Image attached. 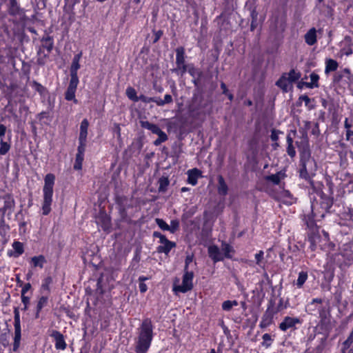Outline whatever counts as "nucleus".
Wrapping results in <instances>:
<instances>
[{
    "instance_id": "1",
    "label": "nucleus",
    "mask_w": 353,
    "mask_h": 353,
    "mask_svg": "<svg viewBox=\"0 0 353 353\" xmlns=\"http://www.w3.org/2000/svg\"><path fill=\"white\" fill-rule=\"evenodd\" d=\"M153 329L152 320L149 318L144 319L138 328L136 353H147L153 339Z\"/></svg>"
},
{
    "instance_id": "2",
    "label": "nucleus",
    "mask_w": 353,
    "mask_h": 353,
    "mask_svg": "<svg viewBox=\"0 0 353 353\" xmlns=\"http://www.w3.org/2000/svg\"><path fill=\"white\" fill-rule=\"evenodd\" d=\"M55 176L49 173L44 178V185L43 188V203L42 214L48 215L51 211V205L52 203L53 188L54 185Z\"/></svg>"
},
{
    "instance_id": "3",
    "label": "nucleus",
    "mask_w": 353,
    "mask_h": 353,
    "mask_svg": "<svg viewBox=\"0 0 353 353\" xmlns=\"http://www.w3.org/2000/svg\"><path fill=\"white\" fill-rule=\"evenodd\" d=\"M193 272H184L181 283H179V279H176L174 281L172 290L175 294L178 293H186L193 288Z\"/></svg>"
},
{
    "instance_id": "4",
    "label": "nucleus",
    "mask_w": 353,
    "mask_h": 353,
    "mask_svg": "<svg viewBox=\"0 0 353 353\" xmlns=\"http://www.w3.org/2000/svg\"><path fill=\"white\" fill-rule=\"evenodd\" d=\"M176 68L174 70V72L181 76L187 72L188 66L185 62V49L183 47H179L176 49Z\"/></svg>"
},
{
    "instance_id": "5",
    "label": "nucleus",
    "mask_w": 353,
    "mask_h": 353,
    "mask_svg": "<svg viewBox=\"0 0 353 353\" xmlns=\"http://www.w3.org/2000/svg\"><path fill=\"white\" fill-rule=\"evenodd\" d=\"M203 95L199 94H193L189 110L194 116L199 117L200 114H204L201 109L205 108L206 104L203 103Z\"/></svg>"
},
{
    "instance_id": "6",
    "label": "nucleus",
    "mask_w": 353,
    "mask_h": 353,
    "mask_svg": "<svg viewBox=\"0 0 353 353\" xmlns=\"http://www.w3.org/2000/svg\"><path fill=\"white\" fill-rule=\"evenodd\" d=\"M314 163V160L310 158V153L304 152L301 157L300 159V170L299 176L302 179H307L310 178V175L307 170V167L310 165H312Z\"/></svg>"
},
{
    "instance_id": "7",
    "label": "nucleus",
    "mask_w": 353,
    "mask_h": 353,
    "mask_svg": "<svg viewBox=\"0 0 353 353\" xmlns=\"http://www.w3.org/2000/svg\"><path fill=\"white\" fill-rule=\"evenodd\" d=\"M301 321L297 317L285 316L283 321L279 324V329L283 332L287 331L288 329L295 328L297 324H301Z\"/></svg>"
},
{
    "instance_id": "8",
    "label": "nucleus",
    "mask_w": 353,
    "mask_h": 353,
    "mask_svg": "<svg viewBox=\"0 0 353 353\" xmlns=\"http://www.w3.org/2000/svg\"><path fill=\"white\" fill-rule=\"evenodd\" d=\"M50 336L54 339V346L57 350H64L66 348L67 344L64 336L60 332L52 330Z\"/></svg>"
},
{
    "instance_id": "9",
    "label": "nucleus",
    "mask_w": 353,
    "mask_h": 353,
    "mask_svg": "<svg viewBox=\"0 0 353 353\" xmlns=\"http://www.w3.org/2000/svg\"><path fill=\"white\" fill-rule=\"evenodd\" d=\"M8 12L10 15L22 17L24 15V10L20 7L17 0H9Z\"/></svg>"
},
{
    "instance_id": "10",
    "label": "nucleus",
    "mask_w": 353,
    "mask_h": 353,
    "mask_svg": "<svg viewBox=\"0 0 353 353\" xmlns=\"http://www.w3.org/2000/svg\"><path fill=\"white\" fill-rule=\"evenodd\" d=\"M160 243L161 245L157 248V251L159 253H164L166 255L170 253L172 248L176 247V243L168 240L167 238Z\"/></svg>"
},
{
    "instance_id": "11",
    "label": "nucleus",
    "mask_w": 353,
    "mask_h": 353,
    "mask_svg": "<svg viewBox=\"0 0 353 353\" xmlns=\"http://www.w3.org/2000/svg\"><path fill=\"white\" fill-rule=\"evenodd\" d=\"M323 303V300L320 298L313 299L311 302H310L306 306V312L309 314H314V312L318 310L320 311L321 310V304Z\"/></svg>"
},
{
    "instance_id": "12",
    "label": "nucleus",
    "mask_w": 353,
    "mask_h": 353,
    "mask_svg": "<svg viewBox=\"0 0 353 353\" xmlns=\"http://www.w3.org/2000/svg\"><path fill=\"white\" fill-rule=\"evenodd\" d=\"M188 174V183L192 185L197 184L198 179L201 176V172L197 168L189 170Z\"/></svg>"
},
{
    "instance_id": "13",
    "label": "nucleus",
    "mask_w": 353,
    "mask_h": 353,
    "mask_svg": "<svg viewBox=\"0 0 353 353\" xmlns=\"http://www.w3.org/2000/svg\"><path fill=\"white\" fill-rule=\"evenodd\" d=\"M274 314L269 312V308L263 314L259 323V327L262 329L269 327L273 322Z\"/></svg>"
},
{
    "instance_id": "14",
    "label": "nucleus",
    "mask_w": 353,
    "mask_h": 353,
    "mask_svg": "<svg viewBox=\"0 0 353 353\" xmlns=\"http://www.w3.org/2000/svg\"><path fill=\"white\" fill-rule=\"evenodd\" d=\"M316 30L315 28H310L305 34V42L309 46L314 45L317 41Z\"/></svg>"
},
{
    "instance_id": "15",
    "label": "nucleus",
    "mask_w": 353,
    "mask_h": 353,
    "mask_svg": "<svg viewBox=\"0 0 353 353\" xmlns=\"http://www.w3.org/2000/svg\"><path fill=\"white\" fill-rule=\"evenodd\" d=\"M209 256L214 261L218 262L223 260L219 248L216 245H212L208 248Z\"/></svg>"
},
{
    "instance_id": "16",
    "label": "nucleus",
    "mask_w": 353,
    "mask_h": 353,
    "mask_svg": "<svg viewBox=\"0 0 353 353\" xmlns=\"http://www.w3.org/2000/svg\"><path fill=\"white\" fill-rule=\"evenodd\" d=\"M89 126V122L87 119H83L80 125V132L79 140L87 141L88 129Z\"/></svg>"
},
{
    "instance_id": "17",
    "label": "nucleus",
    "mask_w": 353,
    "mask_h": 353,
    "mask_svg": "<svg viewBox=\"0 0 353 353\" xmlns=\"http://www.w3.org/2000/svg\"><path fill=\"white\" fill-rule=\"evenodd\" d=\"M218 192L219 194L222 196H225L228 194V185L224 180V178L219 175L218 176Z\"/></svg>"
},
{
    "instance_id": "18",
    "label": "nucleus",
    "mask_w": 353,
    "mask_h": 353,
    "mask_svg": "<svg viewBox=\"0 0 353 353\" xmlns=\"http://www.w3.org/2000/svg\"><path fill=\"white\" fill-rule=\"evenodd\" d=\"M104 231L108 230L111 227L110 219L106 214L101 215L97 221Z\"/></svg>"
},
{
    "instance_id": "19",
    "label": "nucleus",
    "mask_w": 353,
    "mask_h": 353,
    "mask_svg": "<svg viewBox=\"0 0 353 353\" xmlns=\"http://www.w3.org/2000/svg\"><path fill=\"white\" fill-rule=\"evenodd\" d=\"M140 125L143 128L150 130L153 134H157L162 130L157 125L151 123L148 121H141Z\"/></svg>"
},
{
    "instance_id": "20",
    "label": "nucleus",
    "mask_w": 353,
    "mask_h": 353,
    "mask_svg": "<svg viewBox=\"0 0 353 353\" xmlns=\"http://www.w3.org/2000/svg\"><path fill=\"white\" fill-rule=\"evenodd\" d=\"M291 82L286 77L285 75H282L279 79L276 82V85L282 89L285 92L288 91Z\"/></svg>"
},
{
    "instance_id": "21",
    "label": "nucleus",
    "mask_w": 353,
    "mask_h": 353,
    "mask_svg": "<svg viewBox=\"0 0 353 353\" xmlns=\"http://www.w3.org/2000/svg\"><path fill=\"white\" fill-rule=\"evenodd\" d=\"M30 263L34 268H43L44 263H46V258L43 255L34 256L31 258Z\"/></svg>"
},
{
    "instance_id": "22",
    "label": "nucleus",
    "mask_w": 353,
    "mask_h": 353,
    "mask_svg": "<svg viewBox=\"0 0 353 353\" xmlns=\"http://www.w3.org/2000/svg\"><path fill=\"white\" fill-rule=\"evenodd\" d=\"M339 67L338 62L332 59L325 60V73L329 74L331 72L336 71Z\"/></svg>"
},
{
    "instance_id": "23",
    "label": "nucleus",
    "mask_w": 353,
    "mask_h": 353,
    "mask_svg": "<svg viewBox=\"0 0 353 353\" xmlns=\"http://www.w3.org/2000/svg\"><path fill=\"white\" fill-rule=\"evenodd\" d=\"M14 334L21 335L20 314L17 309L14 311Z\"/></svg>"
},
{
    "instance_id": "24",
    "label": "nucleus",
    "mask_w": 353,
    "mask_h": 353,
    "mask_svg": "<svg viewBox=\"0 0 353 353\" xmlns=\"http://www.w3.org/2000/svg\"><path fill=\"white\" fill-rule=\"evenodd\" d=\"M82 57V52L75 54L73 57L72 65L70 67V72L77 73L78 70L80 68L79 61Z\"/></svg>"
},
{
    "instance_id": "25",
    "label": "nucleus",
    "mask_w": 353,
    "mask_h": 353,
    "mask_svg": "<svg viewBox=\"0 0 353 353\" xmlns=\"http://www.w3.org/2000/svg\"><path fill=\"white\" fill-rule=\"evenodd\" d=\"M308 278L307 272L305 271H301L299 273L298 279L294 282V285L298 288H301Z\"/></svg>"
},
{
    "instance_id": "26",
    "label": "nucleus",
    "mask_w": 353,
    "mask_h": 353,
    "mask_svg": "<svg viewBox=\"0 0 353 353\" xmlns=\"http://www.w3.org/2000/svg\"><path fill=\"white\" fill-rule=\"evenodd\" d=\"M310 82L305 83L306 87L308 88H319V83H318L319 79V74H317L314 72H312L310 74Z\"/></svg>"
},
{
    "instance_id": "27",
    "label": "nucleus",
    "mask_w": 353,
    "mask_h": 353,
    "mask_svg": "<svg viewBox=\"0 0 353 353\" xmlns=\"http://www.w3.org/2000/svg\"><path fill=\"white\" fill-rule=\"evenodd\" d=\"M48 301V299L47 296H43L39 298L37 305L36 314H35L36 318H39L40 312L45 306L47 305Z\"/></svg>"
},
{
    "instance_id": "28",
    "label": "nucleus",
    "mask_w": 353,
    "mask_h": 353,
    "mask_svg": "<svg viewBox=\"0 0 353 353\" xmlns=\"http://www.w3.org/2000/svg\"><path fill=\"white\" fill-rule=\"evenodd\" d=\"M287 140V153L290 157H294L296 155V151L293 146V139L290 134H288L286 137Z\"/></svg>"
},
{
    "instance_id": "29",
    "label": "nucleus",
    "mask_w": 353,
    "mask_h": 353,
    "mask_svg": "<svg viewBox=\"0 0 353 353\" xmlns=\"http://www.w3.org/2000/svg\"><path fill=\"white\" fill-rule=\"evenodd\" d=\"M12 248L14 249L13 256L14 257H19L24 252L23 244L19 241H14L12 243Z\"/></svg>"
},
{
    "instance_id": "30",
    "label": "nucleus",
    "mask_w": 353,
    "mask_h": 353,
    "mask_svg": "<svg viewBox=\"0 0 353 353\" xmlns=\"http://www.w3.org/2000/svg\"><path fill=\"white\" fill-rule=\"evenodd\" d=\"M76 89L68 87L65 93V99L67 101H73L74 103H77L78 101L75 98Z\"/></svg>"
},
{
    "instance_id": "31",
    "label": "nucleus",
    "mask_w": 353,
    "mask_h": 353,
    "mask_svg": "<svg viewBox=\"0 0 353 353\" xmlns=\"http://www.w3.org/2000/svg\"><path fill=\"white\" fill-rule=\"evenodd\" d=\"M14 207V200L13 198L10 196H6L4 197V205L3 207V210L6 211L8 210H11Z\"/></svg>"
},
{
    "instance_id": "32",
    "label": "nucleus",
    "mask_w": 353,
    "mask_h": 353,
    "mask_svg": "<svg viewBox=\"0 0 353 353\" xmlns=\"http://www.w3.org/2000/svg\"><path fill=\"white\" fill-rule=\"evenodd\" d=\"M42 46L48 52H50L54 46L53 39L51 37H47L42 39Z\"/></svg>"
},
{
    "instance_id": "33",
    "label": "nucleus",
    "mask_w": 353,
    "mask_h": 353,
    "mask_svg": "<svg viewBox=\"0 0 353 353\" xmlns=\"http://www.w3.org/2000/svg\"><path fill=\"white\" fill-rule=\"evenodd\" d=\"M126 96L134 102L139 101V97L137 95L135 89L132 87H128L125 90Z\"/></svg>"
},
{
    "instance_id": "34",
    "label": "nucleus",
    "mask_w": 353,
    "mask_h": 353,
    "mask_svg": "<svg viewBox=\"0 0 353 353\" xmlns=\"http://www.w3.org/2000/svg\"><path fill=\"white\" fill-rule=\"evenodd\" d=\"M172 102V97L170 94H165L164 99H161L159 97H156V104L159 106H163L165 104H168Z\"/></svg>"
},
{
    "instance_id": "35",
    "label": "nucleus",
    "mask_w": 353,
    "mask_h": 353,
    "mask_svg": "<svg viewBox=\"0 0 353 353\" xmlns=\"http://www.w3.org/2000/svg\"><path fill=\"white\" fill-rule=\"evenodd\" d=\"M263 342L261 345L265 348H268L271 346L273 339L270 334L265 333L262 336Z\"/></svg>"
},
{
    "instance_id": "36",
    "label": "nucleus",
    "mask_w": 353,
    "mask_h": 353,
    "mask_svg": "<svg viewBox=\"0 0 353 353\" xmlns=\"http://www.w3.org/2000/svg\"><path fill=\"white\" fill-rule=\"evenodd\" d=\"M157 134L158 135V138L154 141V145L158 146L163 142H165L168 140V136L163 130H161Z\"/></svg>"
},
{
    "instance_id": "37",
    "label": "nucleus",
    "mask_w": 353,
    "mask_h": 353,
    "mask_svg": "<svg viewBox=\"0 0 353 353\" xmlns=\"http://www.w3.org/2000/svg\"><path fill=\"white\" fill-rule=\"evenodd\" d=\"M70 80L68 87L76 89L79 84V77L77 73L70 72Z\"/></svg>"
},
{
    "instance_id": "38",
    "label": "nucleus",
    "mask_w": 353,
    "mask_h": 353,
    "mask_svg": "<svg viewBox=\"0 0 353 353\" xmlns=\"http://www.w3.org/2000/svg\"><path fill=\"white\" fill-rule=\"evenodd\" d=\"M70 80L68 87L76 89L79 84V77L77 73L70 72Z\"/></svg>"
},
{
    "instance_id": "39",
    "label": "nucleus",
    "mask_w": 353,
    "mask_h": 353,
    "mask_svg": "<svg viewBox=\"0 0 353 353\" xmlns=\"http://www.w3.org/2000/svg\"><path fill=\"white\" fill-rule=\"evenodd\" d=\"M238 305V302L236 301H230V300H228V301H225L223 302L222 303V309L224 310V311H230L233 306H237Z\"/></svg>"
},
{
    "instance_id": "40",
    "label": "nucleus",
    "mask_w": 353,
    "mask_h": 353,
    "mask_svg": "<svg viewBox=\"0 0 353 353\" xmlns=\"http://www.w3.org/2000/svg\"><path fill=\"white\" fill-rule=\"evenodd\" d=\"M333 205V201L328 198H323V201L321 203V206L323 208L326 212L328 211Z\"/></svg>"
},
{
    "instance_id": "41",
    "label": "nucleus",
    "mask_w": 353,
    "mask_h": 353,
    "mask_svg": "<svg viewBox=\"0 0 353 353\" xmlns=\"http://www.w3.org/2000/svg\"><path fill=\"white\" fill-rule=\"evenodd\" d=\"M32 88L41 95H43L46 92V88L36 81H32Z\"/></svg>"
},
{
    "instance_id": "42",
    "label": "nucleus",
    "mask_w": 353,
    "mask_h": 353,
    "mask_svg": "<svg viewBox=\"0 0 353 353\" xmlns=\"http://www.w3.org/2000/svg\"><path fill=\"white\" fill-rule=\"evenodd\" d=\"M288 79L289 81L292 83L299 79L301 77V74L299 72H296L294 70H291L288 74Z\"/></svg>"
},
{
    "instance_id": "43",
    "label": "nucleus",
    "mask_w": 353,
    "mask_h": 353,
    "mask_svg": "<svg viewBox=\"0 0 353 353\" xmlns=\"http://www.w3.org/2000/svg\"><path fill=\"white\" fill-rule=\"evenodd\" d=\"M84 156L80 154H76L75 163L74 165V169L76 170H80L82 168V163Z\"/></svg>"
},
{
    "instance_id": "44",
    "label": "nucleus",
    "mask_w": 353,
    "mask_h": 353,
    "mask_svg": "<svg viewBox=\"0 0 353 353\" xmlns=\"http://www.w3.org/2000/svg\"><path fill=\"white\" fill-rule=\"evenodd\" d=\"M10 148V145L1 139L0 141V154L5 155L9 151Z\"/></svg>"
},
{
    "instance_id": "45",
    "label": "nucleus",
    "mask_w": 353,
    "mask_h": 353,
    "mask_svg": "<svg viewBox=\"0 0 353 353\" xmlns=\"http://www.w3.org/2000/svg\"><path fill=\"white\" fill-rule=\"evenodd\" d=\"M266 179L269 181H271L275 185H278L281 181V174L279 172L274 174H271L270 176H268L266 177Z\"/></svg>"
},
{
    "instance_id": "46",
    "label": "nucleus",
    "mask_w": 353,
    "mask_h": 353,
    "mask_svg": "<svg viewBox=\"0 0 353 353\" xmlns=\"http://www.w3.org/2000/svg\"><path fill=\"white\" fill-rule=\"evenodd\" d=\"M159 192H165L167 189V187L169 185V181L167 178H161L159 181Z\"/></svg>"
},
{
    "instance_id": "47",
    "label": "nucleus",
    "mask_w": 353,
    "mask_h": 353,
    "mask_svg": "<svg viewBox=\"0 0 353 353\" xmlns=\"http://www.w3.org/2000/svg\"><path fill=\"white\" fill-rule=\"evenodd\" d=\"M299 100L300 101H303L305 103V105L307 107L309 110H312L314 108L313 105H310L311 99L307 95H301L299 97Z\"/></svg>"
},
{
    "instance_id": "48",
    "label": "nucleus",
    "mask_w": 353,
    "mask_h": 353,
    "mask_svg": "<svg viewBox=\"0 0 353 353\" xmlns=\"http://www.w3.org/2000/svg\"><path fill=\"white\" fill-rule=\"evenodd\" d=\"M155 222L161 230L167 231L170 230V225L164 220L157 218Z\"/></svg>"
},
{
    "instance_id": "49",
    "label": "nucleus",
    "mask_w": 353,
    "mask_h": 353,
    "mask_svg": "<svg viewBox=\"0 0 353 353\" xmlns=\"http://www.w3.org/2000/svg\"><path fill=\"white\" fill-rule=\"evenodd\" d=\"M87 141L79 140V146L77 154L84 156Z\"/></svg>"
},
{
    "instance_id": "50",
    "label": "nucleus",
    "mask_w": 353,
    "mask_h": 353,
    "mask_svg": "<svg viewBox=\"0 0 353 353\" xmlns=\"http://www.w3.org/2000/svg\"><path fill=\"white\" fill-rule=\"evenodd\" d=\"M52 279L51 276H48V277L45 278L44 280L43 281V283L41 285V288L43 290H46V291L49 292L50 291V285L52 283Z\"/></svg>"
},
{
    "instance_id": "51",
    "label": "nucleus",
    "mask_w": 353,
    "mask_h": 353,
    "mask_svg": "<svg viewBox=\"0 0 353 353\" xmlns=\"http://www.w3.org/2000/svg\"><path fill=\"white\" fill-rule=\"evenodd\" d=\"M352 344L346 339L343 343L342 353H353V350L350 347Z\"/></svg>"
},
{
    "instance_id": "52",
    "label": "nucleus",
    "mask_w": 353,
    "mask_h": 353,
    "mask_svg": "<svg viewBox=\"0 0 353 353\" xmlns=\"http://www.w3.org/2000/svg\"><path fill=\"white\" fill-rule=\"evenodd\" d=\"M179 221L176 219L172 220L170 222V230H168V231L171 233H174L179 229Z\"/></svg>"
},
{
    "instance_id": "53",
    "label": "nucleus",
    "mask_w": 353,
    "mask_h": 353,
    "mask_svg": "<svg viewBox=\"0 0 353 353\" xmlns=\"http://www.w3.org/2000/svg\"><path fill=\"white\" fill-rule=\"evenodd\" d=\"M21 335L14 334L13 343V351L17 352L20 346Z\"/></svg>"
},
{
    "instance_id": "54",
    "label": "nucleus",
    "mask_w": 353,
    "mask_h": 353,
    "mask_svg": "<svg viewBox=\"0 0 353 353\" xmlns=\"http://www.w3.org/2000/svg\"><path fill=\"white\" fill-rule=\"evenodd\" d=\"M305 220L307 228L312 229L315 227L316 223L313 216H305Z\"/></svg>"
},
{
    "instance_id": "55",
    "label": "nucleus",
    "mask_w": 353,
    "mask_h": 353,
    "mask_svg": "<svg viewBox=\"0 0 353 353\" xmlns=\"http://www.w3.org/2000/svg\"><path fill=\"white\" fill-rule=\"evenodd\" d=\"M139 101H141L143 103H148L150 102H154L156 103V97H148L143 94H141L139 97Z\"/></svg>"
},
{
    "instance_id": "56",
    "label": "nucleus",
    "mask_w": 353,
    "mask_h": 353,
    "mask_svg": "<svg viewBox=\"0 0 353 353\" xmlns=\"http://www.w3.org/2000/svg\"><path fill=\"white\" fill-rule=\"evenodd\" d=\"M193 255H188L185 257V267H184V272H192V270L190 271L188 270L190 264H191L193 262Z\"/></svg>"
},
{
    "instance_id": "57",
    "label": "nucleus",
    "mask_w": 353,
    "mask_h": 353,
    "mask_svg": "<svg viewBox=\"0 0 353 353\" xmlns=\"http://www.w3.org/2000/svg\"><path fill=\"white\" fill-rule=\"evenodd\" d=\"M223 251L224 252L226 258H231L230 252L232 251V247L229 244L223 245Z\"/></svg>"
},
{
    "instance_id": "58",
    "label": "nucleus",
    "mask_w": 353,
    "mask_h": 353,
    "mask_svg": "<svg viewBox=\"0 0 353 353\" xmlns=\"http://www.w3.org/2000/svg\"><path fill=\"white\" fill-rule=\"evenodd\" d=\"M281 132L278 130L273 129L271 131L270 138L272 141H277L279 139V135Z\"/></svg>"
},
{
    "instance_id": "59",
    "label": "nucleus",
    "mask_w": 353,
    "mask_h": 353,
    "mask_svg": "<svg viewBox=\"0 0 353 353\" xmlns=\"http://www.w3.org/2000/svg\"><path fill=\"white\" fill-rule=\"evenodd\" d=\"M263 254H264V253L261 250L255 254L254 256H255L256 263L257 265H260L262 259H263Z\"/></svg>"
},
{
    "instance_id": "60",
    "label": "nucleus",
    "mask_w": 353,
    "mask_h": 353,
    "mask_svg": "<svg viewBox=\"0 0 353 353\" xmlns=\"http://www.w3.org/2000/svg\"><path fill=\"white\" fill-rule=\"evenodd\" d=\"M153 236L155 238H159V243L163 242L166 239V236L165 235L162 234L161 232L157 231H154L153 232Z\"/></svg>"
},
{
    "instance_id": "61",
    "label": "nucleus",
    "mask_w": 353,
    "mask_h": 353,
    "mask_svg": "<svg viewBox=\"0 0 353 353\" xmlns=\"http://www.w3.org/2000/svg\"><path fill=\"white\" fill-rule=\"evenodd\" d=\"M21 301L24 305V310H26L30 303V298L26 295H21Z\"/></svg>"
},
{
    "instance_id": "62",
    "label": "nucleus",
    "mask_w": 353,
    "mask_h": 353,
    "mask_svg": "<svg viewBox=\"0 0 353 353\" xmlns=\"http://www.w3.org/2000/svg\"><path fill=\"white\" fill-rule=\"evenodd\" d=\"M30 288H31V284L30 283H27L24 284L23 286L22 287L21 291V295H26L27 292L28 290H30Z\"/></svg>"
},
{
    "instance_id": "63",
    "label": "nucleus",
    "mask_w": 353,
    "mask_h": 353,
    "mask_svg": "<svg viewBox=\"0 0 353 353\" xmlns=\"http://www.w3.org/2000/svg\"><path fill=\"white\" fill-rule=\"evenodd\" d=\"M287 307V305H283V299H280L279 300V303L276 307V312H280L281 310H283V309H285Z\"/></svg>"
},
{
    "instance_id": "64",
    "label": "nucleus",
    "mask_w": 353,
    "mask_h": 353,
    "mask_svg": "<svg viewBox=\"0 0 353 353\" xmlns=\"http://www.w3.org/2000/svg\"><path fill=\"white\" fill-rule=\"evenodd\" d=\"M187 71L192 77H194L196 75L197 70L192 65L188 66Z\"/></svg>"
}]
</instances>
